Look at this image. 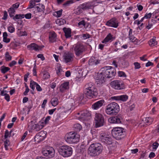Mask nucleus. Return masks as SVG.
Returning a JSON list of instances; mask_svg holds the SVG:
<instances>
[{"mask_svg": "<svg viewBox=\"0 0 159 159\" xmlns=\"http://www.w3.org/2000/svg\"><path fill=\"white\" fill-rule=\"evenodd\" d=\"M116 74V70H100L93 75L96 77L97 84L101 86L105 82L106 78H111L115 76Z\"/></svg>", "mask_w": 159, "mask_h": 159, "instance_id": "1", "label": "nucleus"}, {"mask_svg": "<svg viewBox=\"0 0 159 159\" xmlns=\"http://www.w3.org/2000/svg\"><path fill=\"white\" fill-rule=\"evenodd\" d=\"M84 93L86 97L89 98H93L97 95V89L93 83L90 82L85 85Z\"/></svg>", "mask_w": 159, "mask_h": 159, "instance_id": "2", "label": "nucleus"}, {"mask_svg": "<svg viewBox=\"0 0 159 159\" xmlns=\"http://www.w3.org/2000/svg\"><path fill=\"white\" fill-rule=\"evenodd\" d=\"M120 110L119 105L115 102H112L107 105L105 112L108 115L113 116L116 115Z\"/></svg>", "mask_w": 159, "mask_h": 159, "instance_id": "3", "label": "nucleus"}, {"mask_svg": "<svg viewBox=\"0 0 159 159\" xmlns=\"http://www.w3.org/2000/svg\"><path fill=\"white\" fill-rule=\"evenodd\" d=\"M102 151V146L98 143L92 144L89 148L88 153L92 156H95L99 155Z\"/></svg>", "mask_w": 159, "mask_h": 159, "instance_id": "4", "label": "nucleus"}, {"mask_svg": "<svg viewBox=\"0 0 159 159\" xmlns=\"http://www.w3.org/2000/svg\"><path fill=\"white\" fill-rule=\"evenodd\" d=\"M66 142L70 144L76 143L79 141L80 135L75 132H70L65 136Z\"/></svg>", "mask_w": 159, "mask_h": 159, "instance_id": "5", "label": "nucleus"}, {"mask_svg": "<svg viewBox=\"0 0 159 159\" xmlns=\"http://www.w3.org/2000/svg\"><path fill=\"white\" fill-rule=\"evenodd\" d=\"M58 152L62 156L66 157L71 156L72 154L73 150L70 147L67 145H63L59 148Z\"/></svg>", "mask_w": 159, "mask_h": 159, "instance_id": "6", "label": "nucleus"}, {"mask_svg": "<svg viewBox=\"0 0 159 159\" xmlns=\"http://www.w3.org/2000/svg\"><path fill=\"white\" fill-rule=\"evenodd\" d=\"M111 134L114 138L116 139H120L125 135V132L124 129L121 127H115L111 131Z\"/></svg>", "mask_w": 159, "mask_h": 159, "instance_id": "7", "label": "nucleus"}, {"mask_svg": "<svg viewBox=\"0 0 159 159\" xmlns=\"http://www.w3.org/2000/svg\"><path fill=\"white\" fill-rule=\"evenodd\" d=\"M75 116L80 121H87L90 118L91 113L87 111H83L75 114Z\"/></svg>", "mask_w": 159, "mask_h": 159, "instance_id": "8", "label": "nucleus"}, {"mask_svg": "<svg viewBox=\"0 0 159 159\" xmlns=\"http://www.w3.org/2000/svg\"><path fill=\"white\" fill-rule=\"evenodd\" d=\"M95 121L96 127H98L103 125L105 119L103 115L100 113H96L95 115Z\"/></svg>", "mask_w": 159, "mask_h": 159, "instance_id": "9", "label": "nucleus"}, {"mask_svg": "<svg viewBox=\"0 0 159 159\" xmlns=\"http://www.w3.org/2000/svg\"><path fill=\"white\" fill-rule=\"evenodd\" d=\"M85 50V47L82 43H78L74 47V52L77 56H79L81 55Z\"/></svg>", "mask_w": 159, "mask_h": 159, "instance_id": "10", "label": "nucleus"}, {"mask_svg": "<svg viewBox=\"0 0 159 159\" xmlns=\"http://www.w3.org/2000/svg\"><path fill=\"white\" fill-rule=\"evenodd\" d=\"M42 153L44 156L51 158L54 156L55 151L53 148L49 147L43 149L42 151Z\"/></svg>", "mask_w": 159, "mask_h": 159, "instance_id": "11", "label": "nucleus"}, {"mask_svg": "<svg viewBox=\"0 0 159 159\" xmlns=\"http://www.w3.org/2000/svg\"><path fill=\"white\" fill-rule=\"evenodd\" d=\"M100 139L102 142L107 144H111L112 143V138L108 136L104 133H102L100 134Z\"/></svg>", "mask_w": 159, "mask_h": 159, "instance_id": "12", "label": "nucleus"}, {"mask_svg": "<svg viewBox=\"0 0 159 159\" xmlns=\"http://www.w3.org/2000/svg\"><path fill=\"white\" fill-rule=\"evenodd\" d=\"M110 85L112 88L116 90H120L124 88L123 83L119 80H115L112 81L110 83Z\"/></svg>", "mask_w": 159, "mask_h": 159, "instance_id": "13", "label": "nucleus"}, {"mask_svg": "<svg viewBox=\"0 0 159 159\" xmlns=\"http://www.w3.org/2000/svg\"><path fill=\"white\" fill-rule=\"evenodd\" d=\"M46 132L41 131L38 133L34 137V141L37 143H39L43 140L46 138Z\"/></svg>", "mask_w": 159, "mask_h": 159, "instance_id": "14", "label": "nucleus"}, {"mask_svg": "<svg viewBox=\"0 0 159 159\" xmlns=\"http://www.w3.org/2000/svg\"><path fill=\"white\" fill-rule=\"evenodd\" d=\"M128 96L126 95L114 96L111 97V99L112 100L116 101H121L123 102L126 101L128 100Z\"/></svg>", "mask_w": 159, "mask_h": 159, "instance_id": "15", "label": "nucleus"}, {"mask_svg": "<svg viewBox=\"0 0 159 159\" xmlns=\"http://www.w3.org/2000/svg\"><path fill=\"white\" fill-rule=\"evenodd\" d=\"M104 102V100H100L93 103L92 106V108L94 110H98L103 105Z\"/></svg>", "mask_w": 159, "mask_h": 159, "instance_id": "16", "label": "nucleus"}, {"mask_svg": "<svg viewBox=\"0 0 159 159\" xmlns=\"http://www.w3.org/2000/svg\"><path fill=\"white\" fill-rule=\"evenodd\" d=\"M118 22L116 19L113 18L107 22L106 25L109 26L116 28L118 26Z\"/></svg>", "mask_w": 159, "mask_h": 159, "instance_id": "17", "label": "nucleus"}, {"mask_svg": "<svg viewBox=\"0 0 159 159\" xmlns=\"http://www.w3.org/2000/svg\"><path fill=\"white\" fill-rule=\"evenodd\" d=\"M27 47L29 49L34 50L36 51H37L41 49L44 47V46H39L34 43H32L30 45H28Z\"/></svg>", "mask_w": 159, "mask_h": 159, "instance_id": "18", "label": "nucleus"}, {"mask_svg": "<svg viewBox=\"0 0 159 159\" xmlns=\"http://www.w3.org/2000/svg\"><path fill=\"white\" fill-rule=\"evenodd\" d=\"M69 82L67 81L62 84L60 86V91L61 92H64L66 90L69 89Z\"/></svg>", "mask_w": 159, "mask_h": 159, "instance_id": "19", "label": "nucleus"}, {"mask_svg": "<svg viewBox=\"0 0 159 159\" xmlns=\"http://www.w3.org/2000/svg\"><path fill=\"white\" fill-rule=\"evenodd\" d=\"M108 121L111 123H120V119L118 117H111L108 119Z\"/></svg>", "mask_w": 159, "mask_h": 159, "instance_id": "20", "label": "nucleus"}, {"mask_svg": "<svg viewBox=\"0 0 159 159\" xmlns=\"http://www.w3.org/2000/svg\"><path fill=\"white\" fill-rule=\"evenodd\" d=\"M93 7L90 3H85L81 5V8L84 10L92 9Z\"/></svg>", "mask_w": 159, "mask_h": 159, "instance_id": "21", "label": "nucleus"}, {"mask_svg": "<svg viewBox=\"0 0 159 159\" xmlns=\"http://www.w3.org/2000/svg\"><path fill=\"white\" fill-rule=\"evenodd\" d=\"M63 30L65 33V35L67 38H70L71 37V30L70 29L64 27Z\"/></svg>", "mask_w": 159, "mask_h": 159, "instance_id": "22", "label": "nucleus"}, {"mask_svg": "<svg viewBox=\"0 0 159 159\" xmlns=\"http://www.w3.org/2000/svg\"><path fill=\"white\" fill-rule=\"evenodd\" d=\"M56 39V34L54 32H51L49 33V39L50 42L53 43L55 41Z\"/></svg>", "mask_w": 159, "mask_h": 159, "instance_id": "23", "label": "nucleus"}, {"mask_svg": "<svg viewBox=\"0 0 159 159\" xmlns=\"http://www.w3.org/2000/svg\"><path fill=\"white\" fill-rule=\"evenodd\" d=\"M73 57L71 54H66L64 56V59L66 63L71 61Z\"/></svg>", "mask_w": 159, "mask_h": 159, "instance_id": "24", "label": "nucleus"}, {"mask_svg": "<svg viewBox=\"0 0 159 159\" xmlns=\"http://www.w3.org/2000/svg\"><path fill=\"white\" fill-rule=\"evenodd\" d=\"M43 127V126L41 125L38 124H34L32 127V129L36 131H39L42 129Z\"/></svg>", "mask_w": 159, "mask_h": 159, "instance_id": "25", "label": "nucleus"}, {"mask_svg": "<svg viewBox=\"0 0 159 159\" xmlns=\"http://www.w3.org/2000/svg\"><path fill=\"white\" fill-rule=\"evenodd\" d=\"M112 39V38L111 34H109L107 35L106 38L102 41V43H107L111 40Z\"/></svg>", "mask_w": 159, "mask_h": 159, "instance_id": "26", "label": "nucleus"}, {"mask_svg": "<svg viewBox=\"0 0 159 159\" xmlns=\"http://www.w3.org/2000/svg\"><path fill=\"white\" fill-rule=\"evenodd\" d=\"M129 38L130 40L134 44L136 45H139V41H138V39H137L136 38H135L134 37L132 36V35H130L129 36Z\"/></svg>", "mask_w": 159, "mask_h": 159, "instance_id": "27", "label": "nucleus"}, {"mask_svg": "<svg viewBox=\"0 0 159 159\" xmlns=\"http://www.w3.org/2000/svg\"><path fill=\"white\" fill-rule=\"evenodd\" d=\"M51 102L53 106L56 107L58 103V100L57 98H53L51 100Z\"/></svg>", "mask_w": 159, "mask_h": 159, "instance_id": "28", "label": "nucleus"}, {"mask_svg": "<svg viewBox=\"0 0 159 159\" xmlns=\"http://www.w3.org/2000/svg\"><path fill=\"white\" fill-rule=\"evenodd\" d=\"M73 0H69L66 1L62 4V6L65 8H66L74 2Z\"/></svg>", "mask_w": 159, "mask_h": 159, "instance_id": "29", "label": "nucleus"}, {"mask_svg": "<svg viewBox=\"0 0 159 159\" xmlns=\"http://www.w3.org/2000/svg\"><path fill=\"white\" fill-rule=\"evenodd\" d=\"M157 42L153 38L151 39L148 41L149 45L151 47L154 46L157 44Z\"/></svg>", "mask_w": 159, "mask_h": 159, "instance_id": "30", "label": "nucleus"}, {"mask_svg": "<svg viewBox=\"0 0 159 159\" xmlns=\"http://www.w3.org/2000/svg\"><path fill=\"white\" fill-rule=\"evenodd\" d=\"M9 16L13 18L14 17V15L15 12V10L13 8L11 7L8 11Z\"/></svg>", "mask_w": 159, "mask_h": 159, "instance_id": "31", "label": "nucleus"}, {"mask_svg": "<svg viewBox=\"0 0 159 159\" xmlns=\"http://www.w3.org/2000/svg\"><path fill=\"white\" fill-rule=\"evenodd\" d=\"M143 121H144V123L150 124L153 121V119L151 117H148L144 118L143 120Z\"/></svg>", "mask_w": 159, "mask_h": 159, "instance_id": "32", "label": "nucleus"}, {"mask_svg": "<svg viewBox=\"0 0 159 159\" xmlns=\"http://www.w3.org/2000/svg\"><path fill=\"white\" fill-rule=\"evenodd\" d=\"M37 9L38 12H41L43 11L44 9V6L42 4H39L38 6H36L35 8Z\"/></svg>", "mask_w": 159, "mask_h": 159, "instance_id": "33", "label": "nucleus"}, {"mask_svg": "<svg viewBox=\"0 0 159 159\" xmlns=\"http://www.w3.org/2000/svg\"><path fill=\"white\" fill-rule=\"evenodd\" d=\"M24 17L25 15L24 14H16L13 17L12 19L15 20H16L23 18Z\"/></svg>", "mask_w": 159, "mask_h": 159, "instance_id": "34", "label": "nucleus"}, {"mask_svg": "<svg viewBox=\"0 0 159 159\" xmlns=\"http://www.w3.org/2000/svg\"><path fill=\"white\" fill-rule=\"evenodd\" d=\"M73 127L75 130L77 131H79L82 129V126L79 124H76L74 125Z\"/></svg>", "mask_w": 159, "mask_h": 159, "instance_id": "35", "label": "nucleus"}, {"mask_svg": "<svg viewBox=\"0 0 159 159\" xmlns=\"http://www.w3.org/2000/svg\"><path fill=\"white\" fill-rule=\"evenodd\" d=\"M43 75V78L44 79H48L50 77V75L47 71L44 70L42 72Z\"/></svg>", "mask_w": 159, "mask_h": 159, "instance_id": "36", "label": "nucleus"}, {"mask_svg": "<svg viewBox=\"0 0 159 159\" xmlns=\"http://www.w3.org/2000/svg\"><path fill=\"white\" fill-rule=\"evenodd\" d=\"M5 58L6 61H9L11 60L12 57L10 55L8 52H7L6 53Z\"/></svg>", "mask_w": 159, "mask_h": 159, "instance_id": "37", "label": "nucleus"}, {"mask_svg": "<svg viewBox=\"0 0 159 159\" xmlns=\"http://www.w3.org/2000/svg\"><path fill=\"white\" fill-rule=\"evenodd\" d=\"M37 83L33 80H31L30 83V88L33 90L36 87Z\"/></svg>", "mask_w": 159, "mask_h": 159, "instance_id": "38", "label": "nucleus"}, {"mask_svg": "<svg viewBox=\"0 0 159 159\" xmlns=\"http://www.w3.org/2000/svg\"><path fill=\"white\" fill-rule=\"evenodd\" d=\"M11 136L10 133H9V131L7 130H6L5 133V134L4 136V138L5 139H7L8 137H10Z\"/></svg>", "mask_w": 159, "mask_h": 159, "instance_id": "39", "label": "nucleus"}, {"mask_svg": "<svg viewBox=\"0 0 159 159\" xmlns=\"http://www.w3.org/2000/svg\"><path fill=\"white\" fill-rule=\"evenodd\" d=\"M35 2L36 1L34 0H31L30 1V5H29V7L30 8H32L35 5Z\"/></svg>", "mask_w": 159, "mask_h": 159, "instance_id": "40", "label": "nucleus"}, {"mask_svg": "<svg viewBox=\"0 0 159 159\" xmlns=\"http://www.w3.org/2000/svg\"><path fill=\"white\" fill-rule=\"evenodd\" d=\"M118 76L120 77H125L126 76L125 73L122 71H119L118 72Z\"/></svg>", "mask_w": 159, "mask_h": 159, "instance_id": "41", "label": "nucleus"}, {"mask_svg": "<svg viewBox=\"0 0 159 159\" xmlns=\"http://www.w3.org/2000/svg\"><path fill=\"white\" fill-rule=\"evenodd\" d=\"M6 140L4 142V147L6 150L7 149V147L9 145L10 142L7 139H6Z\"/></svg>", "mask_w": 159, "mask_h": 159, "instance_id": "42", "label": "nucleus"}, {"mask_svg": "<svg viewBox=\"0 0 159 159\" xmlns=\"http://www.w3.org/2000/svg\"><path fill=\"white\" fill-rule=\"evenodd\" d=\"M134 65L135 66L134 68L135 69H139L141 67L140 63L138 62H134Z\"/></svg>", "mask_w": 159, "mask_h": 159, "instance_id": "43", "label": "nucleus"}, {"mask_svg": "<svg viewBox=\"0 0 159 159\" xmlns=\"http://www.w3.org/2000/svg\"><path fill=\"white\" fill-rule=\"evenodd\" d=\"M159 145V144L157 142H155L152 144V148L153 149L156 150Z\"/></svg>", "mask_w": 159, "mask_h": 159, "instance_id": "44", "label": "nucleus"}, {"mask_svg": "<svg viewBox=\"0 0 159 159\" xmlns=\"http://www.w3.org/2000/svg\"><path fill=\"white\" fill-rule=\"evenodd\" d=\"M75 81L78 83L82 81V78L81 77H76L75 78Z\"/></svg>", "mask_w": 159, "mask_h": 159, "instance_id": "45", "label": "nucleus"}, {"mask_svg": "<svg viewBox=\"0 0 159 159\" xmlns=\"http://www.w3.org/2000/svg\"><path fill=\"white\" fill-rule=\"evenodd\" d=\"M8 31L11 33L15 31V28L12 26H10L8 28Z\"/></svg>", "mask_w": 159, "mask_h": 159, "instance_id": "46", "label": "nucleus"}, {"mask_svg": "<svg viewBox=\"0 0 159 159\" xmlns=\"http://www.w3.org/2000/svg\"><path fill=\"white\" fill-rule=\"evenodd\" d=\"M64 21H65V22H66L65 20L63 19H60V20H58L56 21V23H57V24L59 23L60 25H61L62 24H64V23L63 22Z\"/></svg>", "mask_w": 159, "mask_h": 159, "instance_id": "47", "label": "nucleus"}, {"mask_svg": "<svg viewBox=\"0 0 159 159\" xmlns=\"http://www.w3.org/2000/svg\"><path fill=\"white\" fill-rule=\"evenodd\" d=\"M62 10L61 9L60 10L56 12L57 14V17H60L62 15Z\"/></svg>", "mask_w": 159, "mask_h": 159, "instance_id": "48", "label": "nucleus"}, {"mask_svg": "<svg viewBox=\"0 0 159 159\" xmlns=\"http://www.w3.org/2000/svg\"><path fill=\"white\" fill-rule=\"evenodd\" d=\"M7 12L6 11H4V16L2 18V19L4 20H6L7 18Z\"/></svg>", "mask_w": 159, "mask_h": 159, "instance_id": "49", "label": "nucleus"}, {"mask_svg": "<svg viewBox=\"0 0 159 159\" xmlns=\"http://www.w3.org/2000/svg\"><path fill=\"white\" fill-rule=\"evenodd\" d=\"M135 105L134 103L133 104L130 105L129 108V110L130 111L133 110L135 108Z\"/></svg>", "mask_w": 159, "mask_h": 159, "instance_id": "50", "label": "nucleus"}, {"mask_svg": "<svg viewBox=\"0 0 159 159\" xmlns=\"http://www.w3.org/2000/svg\"><path fill=\"white\" fill-rule=\"evenodd\" d=\"M51 117L49 116H48L46 117L44 120V122L45 124H46L48 123L49 120L51 119Z\"/></svg>", "mask_w": 159, "mask_h": 159, "instance_id": "51", "label": "nucleus"}, {"mask_svg": "<svg viewBox=\"0 0 159 159\" xmlns=\"http://www.w3.org/2000/svg\"><path fill=\"white\" fill-rule=\"evenodd\" d=\"M36 88L37 90L38 91H41L42 90V89L40 86L37 83L36 85Z\"/></svg>", "mask_w": 159, "mask_h": 159, "instance_id": "52", "label": "nucleus"}, {"mask_svg": "<svg viewBox=\"0 0 159 159\" xmlns=\"http://www.w3.org/2000/svg\"><path fill=\"white\" fill-rule=\"evenodd\" d=\"M25 17L27 19H30L31 17V14L30 13H27L25 15Z\"/></svg>", "mask_w": 159, "mask_h": 159, "instance_id": "53", "label": "nucleus"}, {"mask_svg": "<svg viewBox=\"0 0 159 159\" xmlns=\"http://www.w3.org/2000/svg\"><path fill=\"white\" fill-rule=\"evenodd\" d=\"M78 25L79 26H84L85 25V23L84 20H82L80 22Z\"/></svg>", "mask_w": 159, "mask_h": 159, "instance_id": "54", "label": "nucleus"}, {"mask_svg": "<svg viewBox=\"0 0 159 159\" xmlns=\"http://www.w3.org/2000/svg\"><path fill=\"white\" fill-rule=\"evenodd\" d=\"M47 102V99H44L43 102L41 106L42 108H44L45 107V105Z\"/></svg>", "mask_w": 159, "mask_h": 159, "instance_id": "55", "label": "nucleus"}, {"mask_svg": "<svg viewBox=\"0 0 159 159\" xmlns=\"http://www.w3.org/2000/svg\"><path fill=\"white\" fill-rule=\"evenodd\" d=\"M147 57V55H144L143 56H142V57H139V58L142 61H146L147 60V59L145 58V57Z\"/></svg>", "mask_w": 159, "mask_h": 159, "instance_id": "56", "label": "nucleus"}, {"mask_svg": "<svg viewBox=\"0 0 159 159\" xmlns=\"http://www.w3.org/2000/svg\"><path fill=\"white\" fill-rule=\"evenodd\" d=\"M37 57L39 58H40L43 61L45 59V58L42 54H39L37 55Z\"/></svg>", "mask_w": 159, "mask_h": 159, "instance_id": "57", "label": "nucleus"}, {"mask_svg": "<svg viewBox=\"0 0 159 159\" xmlns=\"http://www.w3.org/2000/svg\"><path fill=\"white\" fill-rule=\"evenodd\" d=\"M10 40L9 38H7V37H5L3 38V41L4 42L6 43H9Z\"/></svg>", "mask_w": 159, "mask_h": 159, "instance_id": "58", "label": "nucleus"}, {"mask_svg": "<svg viewBox=\"0 0 159 159\" xmlns=\"http://www.w3.org/2000/svg\"><path fill=\"white\" fill-rule=\"evenodd\" d=\"M151 16L152 14L150 13L148 14H146L144 16V17L147 19L151 17Z\"/></svg>", "mask_w": 159, "mask_h": 159, "instance_id": "59", "label": "nucleus"}, {"mask_svg": "<svg viewBox=\"0 0 159 159\" xmlns=\"http://www.w3.org/2000/svg\"><path fill=\"white\" fill-rule=\"evenodd\" d=\"M29 90H30V89H29L28 86H26L25 91L24 92V94L25 95H26L27 94V93L29 92Z\"/></svg>", "mask_w": 159, "mask_h": 159, "instance_id": "60", "label": "nucleus"}, {"mask_svg": "<svg viewBox=\"0 0 159 159\" xmlns=\"http://www.w3.org/2000/svg\"><path fill=\"white\" fill-rule=\"evenodd\" d=\"M56 109L55 108L49 110H48V113L50 115L52 114L54 111L56 110Z\"/></svg>", "mask_w": 159, "mask_h": 159, "instance_id": "61", "label": "nucleus"}, {"mask_svg": "<svg viewBox=\"0 0 159 159\" xmlns=\"http://www.w3.org/2000/svg\"><path fill=\"white\" fill-rule=\"evenodd\" d=\"M153 63L149 61L146 63L145 66L146 67H148L150 66H153Z\"/></svg>", "mask_w": 159, "mask_h": 159, "instance_id": "62", "label": "nucleus"}, {"mask_svg": "<svg viewBox=\"0 0 159 159\" xmlns=\"http://www.w3.org/2000/svg\"><path fill=\"white\" fill-rule=\"evenodd\" d=\"M19 3H16L15 4H14L12 6V8H18V7L19 6Z\"/></svg>", "mask_w": 159, "mask_h": 159, "instance_id": "63", "label": "nucleus"}, {"mask_svg": "<svg viewBox=\"0 0 159 159\" xmlns=\"http://www.w3.org/2000/svg\"><path fill=\"white\" fill-rule=\"evenodd\" d=\"M5 99L7 101H10V96L8 94H6L5 96Z\"/></svg>", "mask_w": 159, "mask_h": 159, "instance_id": "64", "label": "nucleus"}]
</instances>
